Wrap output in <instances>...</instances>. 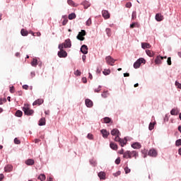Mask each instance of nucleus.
<instances>
[{
    "label": "nucleus",
    "mask_w": 181,
    "mask_h": 181,
    "mask_svg": "<svg viewBox=\"0 0 181 181\" xmlns=\"http://www.w3.org/2000/svg\"><path fill=\"white\" fill-rule=\"evenodd\" d=\"M119 153L120 155H123L124 156V153H125V152H124V148H122L119 151Z\"/></svg>",
    "instance_id": "bf43d9fd"
},
{
    "label": "nucleus",
    "mask_w": 181,
    "mask_h": 181,
    "mask_svg": "<svg viewBox=\"0 0 181 181\" xmlns=\"http://www.w3.org/2000/svg\"><path fill=\"white\" fill-rule=\"evenodd\" d=\"M67 24V20H64L63 22H62V25H66Z\"/></svg>",
    "instance_id": "338daca9"
},
{
    "label": "nucleus",
    "mask_w": 181,
    "mask_h": 181,
    "mask_svg": "<svg viewBox=\"0 0 181 181\" xmlns=\"http://www.w3.org/2000/svg\"><path fill=\"white\" fill-rule=\"evenodd\" d=\"M142 49H150L151 45L146 42H141Z\"/></svg>",
    "instance_id": "a878e982"
},
{
    "label": "nucleus",
    "mask_w": 181,
    "mask_h": 181,
    "mask_svg": "<svg viewBox=\"0 0 181 181\" xmlns=\"http://www.w3.org/2000/svg\"><path fill=\"white\" fill-rule=\"evenodd\" d=\"M81 80H82V82H83L84 84H86V83H87V78L83 77Z\"/></svg>",
    "instance_id": "5fc2aeb1"
},
{
    "label": "nucleus",
    "mask_w": 181,
    "mask_h": 181,
    "mask_svg": "<svg viewBox=\"0 0 181 181\" xmlns=\"http://www.w3.org/2000/svg\"><path fill=\"white\" fill-rule=\"evenodd\" d=\"M42 104H43V99H37L33 102V105H42Z\"/></svg>",
    "instance_id": "4be33fe9"
},
{
    "label": "nucleus",
    "mask_w": 181,
    "mask_h": 181,
    "mask_svg": "<svg viewBox=\"0 0 181 181\" xmlns=\"http://www.w3.org/2000/svg\"><path fill=\"white\" fill-rule=\"evenodd\" d=\"M91 25V18H89L86 21V26H90Z\"/></svg>",
    "instance_id": "de8ad7c7"
},
{
    "label": "nucleus",
    "mask_w": 181,
    "mask_h": 181,
    "mask_svg": "<svg viewBox=\"0 0 181 181\" xmlns=\"http://www.w3.org/2000/svg\"><path fill=\"white\" fill-rule=\"evenodd\" d=\"M83 36H86V31L84 30H82L81 32L78 33V35L76 36V39L83 42V40H84Z\"/></svg>",
    "instance_id": "0eeeda50"
},
{
    "label": "nucleus",
    "mask_w": 181,
    "mask_h": 181,
    "mask_svg": "<svg viewBox=\"0 0 181 181\" xmlns=\"http://www.w3.org/2000/svg\"><path fill=\"white\" fill-rule=\"evenodd\" d=\"M10 93H11V94H13V86L10 87Z\"/></svg>",
    "instance_id": "0e129e2a"
},
{
    "label": "nucleus",
    "mask_w": 181,
    "mask_h": 181,
    "mask_svg": "<svg viewBox=\"0 0 181 181\" xmlns=\"http://www.w3.org/2000/svg\"><path fill=\"white\" fill-rule=\"evenodd\" d=\"M103 74L105 76H109V74H111V70L110 69H105L103 71Z\"/></svg>",
    "instance_id": "c9c22d12"
},
{
    "label": "nucleus",
    "mask_w": 181,
    "mask_h": 181,
    "mask_svg": "<svg viewBox=\"0 0 181 181\" xmlns=\"http://www.w3.org/2000/svg\"><path fill=\"white\" fill-rule=\"evenodd\" d=\"M132 148H133V149H141L142 146L139 144V142H134L132 144Z\"/></svg>",
    "instance_id": "ddd939ff"
},
{
    "label": "nucleus",
    "mask_w": 181,
    "mask_h": 181,
    "mask_svg": "<svg viewBox=\"0 0 181 181\" xmlns=\"http://www.w3.org/2000/svg\"><path fill=\"white\" fill-rule=\"evenodd\" d=\"M98 177H100V180H105L106 177V174L105 173L100 171L98 174Z\"/></svg>",
    "instance_id": "a211bd4d"
},
{
    "label": "nucleus",
    "mask_w": 181,
    "mask_h": 181,
    "mask_svg": "<svg viewBox=\"0 0 181 181\" xmlns=\"http://www.w3.org/2000/svg\"><path fill=\"white\" fill-rule=\"evenodd\" d=\"M164 121L167 122L169 121V117H168V115H165V117H164Z\"/></svg>",
    "instance_id": "13d9d810"
},
{
    "label": "nucleus",
    "mask_w": 181,
    "mask_h": 181,
    "mask_svg": "<svg viewBox=\"0 0 181 181\" xmlns=\"http://www.w3.org/2000/svg\"><path fill=\"white\" fill-rule=\"evenodd\" d=\"M37 179L40 181L46 180V175L45 174H40Z\"/></svg>",
    "instance_id": "c756f323"
},
{
    "label": "nucleus",
    "mask_w": 181,
    "mask_h": 181,
    "mask_svg": "<svg viewBox=\"0 0 181 181\" xmlns=\"http://www.w3.org/2000/svg\"><path fill=\"white\" fill-rule=\"evenodd\" d=\"M23 111L25 115H33V113L35 112L33 110L29 108L28 105H25L23 107Z\"/></svg>",
    "instance_id": "20e7f679"
},
{
    "label": "nucleus",
    "mask_w": 181,
    "mask_h": 181,
    "mask_svg": "<svg viewBox=\"0 0 181 181\" xmlns=\"http://www.w3.org/2000/svg\"><path fill=\"white\" fill-rule=\"evenodd\" d=\"M129 140V137H124V139H121L119 136H117L115 138V142H119V145L124 148V145H127V142Z\"/></svg>",
    "instance_id": "f257e3e1"
},
{
    "label": "nucleus",
    "mask_w": 181,
    "mask_h": 181,
    "mask_svg": "<svg viewBox=\"0 0 181 181\" xmlns=\"http://www.w3.org/2000/svg\"><path fill=\"white\" fill-rule=\"evenodd\" d=\"M25 165H28V166H32V165H35V160L30 158L25 160Z\"/></svg>",
    "instance_id": "412c9836"
},
{
    "label": "nucleus",
    "mask_w": 181,
    "mask_h": 181,
    "mask_svg": "<svg viewBox=\"0 0 181 181\" xmlns=\"http://www.w3.org/2000/svg\"><path fill=\"white\" fill-rule=\"evenodd\" d=\"M39 61H37V59L36 58H34L33 59V61L31 62V66L33 67H36V66H37V63H38Z\"/></svg>",
    "instance_id": "cd10ccee"
},
{
    "label": "nucleus",
    "mask_w": 181,
    "mask_h": 181,
    "mask_svg": "<svg viewBox=\"0 0 181 181\" xmlns=\"http://www.w3.org/2000/svg\"><path fill=\"white\" fill-rule=\"evenodd\" d=\"M81 52L83 53V54H87V53H88V47H87L86 45H83L81 47Z\"/></svg>",
    "instance_id": "9d476101"
},
{
    "label": "nucleus",
    "mask_w": 181,
    "mask_h": 181,
    "mask_svg": "<svg viewBox=\"0 0 181 181\" xmlns=\"http://www.w3.org/2000/svg\"><path fill=\"white\" fill-rule=\"evenodd\" d=\"M23 88L24 90H28V89L29 88V86H28V85H23Z\"/></svg>",
    "instance_id": "680f3d73"
},
{
    "label": "nucleus",
    "mask_w": 181,
    "mask_h": 181,
    "mask_svg": "<svg viewBox=\"0 0 181 181\" xmlns=\"http://www.w3.org/2000/svg\"><path fill=\"white\" fill-rule=\"evenodd\" d=\"M100 132H101L103 138H105V139L108 138V135H110V132H108V131H107V129H103L100 130Z\"/></svg>",
    "instance_id": "4468645a"
},
{
    "label": "nucleus",
    "mask_w": 181,
    "mask_h": 181,
    "mask_svg": "<svg viewBox=\"0 0 181 181\" xmlns=\"http://www.w3.org/2000/svg\"><path fill=\"white\" fill-rule=\"evenodd\" d=\"M74 74L75 76H77L78 77L81 76V71H80V70H76L75 72H74Z\"/></svg>",
    "instance_id": "37998d69"
},
{
    "label": "nucleus",
    "mask_w": 181,
    "mask_h": 181,
    "mask_svg": "<svg viewBox=\"0 0 181 181\" xmlns=\"http://www.w3.org/2000/svg\"><path fill=\"white\" fill-rule=\"evenodd\" d=\"M130 155L132 156V158H135V159H136V158H138V152L136 151H130Z\"/></svg>",
    "instance_id": "bb28decb"
},
{
    "label": "nucleus",
    "mask_w": 181,
    "mask_h": 181,
    "mask_svg": "<svg viewBox=\"0 0 181 181\" xmlns=\"http://www.w3.org/2000/svg\"><path fill=\"white\" fill-rule=\"evenodd\" d=\"M156 21H157V22H162V21H163V16H162V14L157 13L156 15Z\"/></svg>",
    "instance_id": "aec40b11"
},
{
    "label": "nucleus",
    "mask_w": 181,
    "mask_h": 181,
    "mask_svg": "<svg viewBox=\"0 0 181 181\" xmlns=\"http://www.w3.org/2000/svg\"><path fill=\"white\" fill-rule=\"evenodd\" d=\"M181 146V139H177L175 141V146Z\"/></svg>",
    "instance_id": "79ce46f5"
},
{
    "label": "nucleus",
    "mask_w": 181,
    "mask_h": 181,
    "mask_svg": "<svg viewBox=\"0 0 181 181\" xmlns=\"http://www.w3.org/2000/svg\"><path fill=\"white\" fill-rule=\"evenodd\" d=\"M103 121L105 124H112V119L108 117H105L103 118Z\"/></svg>",
    "instance_id": "b1692460"
},
{
    "label": "nucleus",
    "mask_w": 181,
    "mask_h": 181,
    "mask_svg": "<svg viewBox=\"0 0 181 181\" xmlns=\"http://www.w3.org/2000/svg\"><path fill=\"white\" fill-rule=\"evenodd\" d=\"M85 104H86V106L88 107V108H92L93 105H94V103H93V101L90 99H86L85 100Z\"/></svg>",
    "instance_id": "1a4fd4ad"
},
{
    "label": "nucleus",
    "mask_w": 181,
    "mask_h": 181,
    "mask_svg": "<svg viewBox=\"0 0 181 181\" xmlns=\"http://www.w3.org/2000/svg\"><path fill=\"white\" fill-rule=\"evenodd\" d=\"M4 177V174H0V181H2Z\"/></svg>",
    "instance_id": "69168bd1"
},
{
    "label": "nucleus",
    "mask_w": 181,
    "mask_h": 181,
    "mask_svg": "<svg viewBox=\"0 0 181 181\" xmlns=\"http://www.w3.org/2000/svg\"><path fill=\"white\" fill-rule=\"evenodd\" d=\"M101 87L102 86L99 85L98 88L95 89V93H100V91H101Z\"/></svg>",
    "instance_id": "09e8293b"
},
{
    "label": "nucleus",
    "mask_w": 181,
    "mask_h": 181,
    "mask_svg": "<svg viewBox=\"0 0 181 181\" xmlns=\"http://www.w3.org/2000/svg\"><path fill=\"white\" fill-rule=\"evenodd\" d=\"M123 158H124V159H131L132 158V156H131V151H125L123 155Z\"/></svg>",
    "instance_id": "dca6fc26"
},
{
    "label": "nucleus",
    "mask_w": 181,
    "mask_h": 181,
    "mask_svg": "<svg viewBox=\"0 0 181 181\" xmlns=\"http://www.w3.org/2000/svg\"><path fill=\"white\" fill-rule=\"evenodd\" d=\"M110 146L113 151H117L118 149V146L114 143H110Z\"/></svg>",
    "instance_id": "c85d7f7f"
},
{
    "label": "nucleus",
    "mask_w": 181,
    "mask_h": 181,
    "mask_svg": "<svg viewBox=\"0 0 181 181\" xmlns=\"http://www.w3.org/2000/svg\"><path fill=\"white\" fill-rule=\"evenodd\" d=\"M115 163H116V165H119V163H121V158H120L119 157L117 158L115 160Z\"/></svg>",
    "instance_id": "a18cd8bd"
},
{
    "label": "nucleus",
    "mask_w": 181,
    "mask_h": 181,
    "mask_svg": "<svg viewBox=\"0 0 181 181\" xmlns=\"http://www.w3.org/2000/svg\"><path fill=\"white\" fill-rule=\"evenodd\" d=\"M145 64L146 63V60H145L144 58H139L138 59L133 65L134 69H139L141 67V64Z\"/></svg>",
    "instance_id": "7ed1b4c3"
},
{
    "label": "nucleus",
    "mask_w": 181,
    "mask_h": 181,
    "mask_svg": "<svg viewBox=\"0 0 181 181\" xmlns=\"http://www.w3.org/2000/svg\"><path fill=\"white\" fill-rule=\"evenodd\" d=\"M132 6V3L128 2L126 4V8H131Z\"/></svg>",
    "instance_id": "603ef678"
},
{
    "label": "nucleus",
    "mask_w": 181,
    "mask_h": 181,
    "mask_svg": "<svg viewBox=\"0 0 181 181\" xmlns=\"http://www.w3.org/2000/svg\"><path fill=\"white\" fill-rule=\"evenodd\" d=\"M14 144H16V145L21 144V140L18 139V138H15L14 139Z\"/></svg>",
    "instance_id": "c03bdc74"
},
{
    "label": "nucleus",
    "mask_w": 181,
    "mask_h": 181,
    "mask_svg": "<svg viewBox=\"0 0 181 181\" xmlns=\"http://www.w3.org/2000/svg\"><path fill=\"white\" fill-rule=\"evenodd\" d=\"M58 49L60 50L57 53L59 57L61 59L67 57V52L64 51V47H63V44H59Z\"/></svg>",
    "instance_id": "f03ea898"
},
{
    "label": "nucleus",
    "mask_w": 181,
    "mask_h": 181,
    "mask_svg": "<svg viewBox=\"0 0 181 181\" xmlns=\"http://www.w3.org/2000/svg\"><path fill=\"white\" fill-rule=\"evenodd\" d=\"M21 33L23 36H28V35H29L28 30H25V29H22Z\"/></svg>",
    "instance_id": "f704fd0d"
},
{
    "label": "nucleus",
    "mask_w": 181,
    "mask_h": 181,
    "mask_svg": "<svg viewBox=\"0 0 181 181\" xmlns=\"http://www.w3.org/2000/svg\"><path fill=\"white\" fill-rule=\"evenodd\" d=\"M81 5H83L84 6L85 9H87V8H90L91 4H90V2L87 1H85L81 3Z\"/></svg>",
    "instance_id": "5701e85b"
},
{
    "label": "nucleus",
    "mask_w": 181,
    "mask_h": 181,
    "mask_svg": "<svg viewBox=\"0 0 181 181\" xmlns=\"http://www.w3.org/2000/svg\"><path fill=\"white\" fill-rule=\"evenodd\" d=\"M68 18H69V21H71L73 19H76V13H70L69 15Z\"/></svg>",
    "instance_id": "2f4dec72"
},
{
    "label": "nucleus",
    "mask_w": 181,
    "mask_h": 181,
    "mask_svg": "<svg viewBox=\"0 0 181 181\" xmlns=\"http://www.w3.org/2000/svg\"><path fill=\"white\" fill-rule=\"evenodd\" d=\"M166 59V57H163L162 56H157L156 58L154 60L156 64H160L162 63V59Z\"/></svg>",
    "instance_id": "9b49d317"
},
{
    "label": "nucleus",
    "mask_w": 181,
    "mask_h": 181,
    "mask_svg": "<svg viewBox=\"0 0 181 181\" xmlns=\"http://www.w3.org/2000/svg\"><path fill=\"white\" fill-rule=\"evenodd\" d=\"M124 172L126 174H128L131 172V169H129L128 167L124 168Z\"/></svg>",
    "instance_id": "49530a36"
},
{
    "label": "nucleus",
    "mask_w": 181,
    "mask_h": 181,
    "mask_svg": "<svg viewBox=\"0 0 181 181\" xmlns=\"http://www.w3.org/2000/svg\"><path fill=\"white\" fill-rule=\"evenodd\" d=\"M87 59V57L86 55H83L82 56V60H83V62H86V59Z\"/></svg>",
    "instance_id": "052dcab7"
},
{
    "label": "nucleus",
    "mask_w": 181,
    "mask_h": 181,
    "mask_svg": "<svg viewBox=\"0 0 181 181\" xmlns=\"http://www.w3.org/2000/svg\"><path fill=\"white\" fill-rule=\"evenodd\" d=\"M167 63H168V66L172 65V60H171L170 57L168 58Z\"/></svg>",
    "instance_id": "3c124183"
},
{
    "label": "nucleus",
    "mask_w": 181,
    "mask_h": 181,
    "mask_svg": "<svg viewBox=\"0 0 181 181\" xmlns=\"http://www.w3.org/2000/svg\"><path fill=\"white\" fill-rule=\"evenodd\" d=\"M30 75H31V77L33 78V77H35L36 76V73L35 71H32L30 73Z\"/></svg>",
    "instance_id": "e2e57ef3"
},
{
    "label": "nucleus",
    "mask_w": 181,
    "mask_h": 181,
    "mask_svg": "<svg viewBox=\"0 0 181 181\" xmlns=\"http://www.w3.org/2000/svg\"><path fill=\"white\" fill-rule=\"evenodd\" d=\"M179 112H180V111L177 107H174L170 110L171 115H179Z\"/></svg>",
    "instance_id": "2eb2a0df"
},
{
    "label": "nucleus",
    "mask_w": 181,
    "mask_h": 181,
    "mask_svg": "<svg viewBox=\"0 0 181 181\" xmlns=\"http://www.w3.org/2000/svg\"><path fill=\"white\" fill-rule=\"evenodd\" d=\"M136 25V23H133L130 24V28L132 29H134V28H135Z\"/></svg>",
    "instance_id": "6e6d98bb"
},
{
    "label": "nucleus",
    "mask_w": 181,
    "mask_h": 181,
    "mask_svg": "<svg viewBox=\"0 0 181 181\" xmlns=\"http://www.w3.org/2000/svg\"><path fill=\"white\" fill-rule=\"evenodd\" d=\"M153 128H155V123L150 122V124L148 125L149 131H152V129H153Z\"/></svg>",
    "instance_id": "4c0bfd02"
},
{
    "label": "nucleus",
    "mask_w": 181,
    "mask_h": 181,
    "mask_svg": "<svg viewBox=\"0 0 181 181\" xmlns=\"http://www.w3.org/2000/svg\"><path fill=\"white\" fill-rule=\"evenodd\" d=\"M87 138H88V139H93V134H88Z\"/></svg>",
    "instance_id": "4d7b16f0"
},
{
    "label": "nucleus",
    "mask_w": 181,
    "mask_h": 181,
    "mask_svg": "<svg viewBox=\"0 0 181 181\" xmlns=\"http://www.w3.org/2000/svg\"><path fill=\"white\" fill-rule=\"evenodd\" d=\"M61 45H63V47L65 49H70L71 47V40L68 38L65 40L64 43H62Z\"/></svg>",
    "instance_id": "423d86ee"
},
{
    "label": "nucleus",
    "mask_w": 181,
    "mask_h": 181,
    "mask_svg": "<svg viewBox=\"0 0 181 181\" xmlns=\"http://www.w3.org/2000/svg\"><path fill=\"white\" fill-rule=\"evenodd\" d=\"M146 53L147 56H149V57H153V52H151L149 49H146Z\"/></svg>",
    "instance_id": "473e14b6"
},
{
    "label": "nucleus",
    "mask_w": 181,
    "mask_h": 181,
    "mask_svg": "<svg viewBox=\"0 0 181 181\" xmlns=\"http://www.w3.org/2000/svg\"><path fill=\"white\" fill-rule=\"evenodd\" d=\"M102 15H103V17L104 18V19H110V15L108 11H107V10L102 11Z\"/></svg>",
    "instance_id": "f8f14e48"
},
{
    "label": "nucleus",
    "mask_w": 181,
    "mask_h": 181,
    "mask_svg": "<svg viewBox=\"0 0 181 181\" xmlns=\"http://www.w3.org/2000/svg\"><path fill=\"white\" fill-rule=\"evenodd\" d=\"M119 130H118L117 129H113L111 131V135H112L113 136H119Z\"/></svg>",
    "instance_id": "f3484780"
},
{
    "label": "nucleus",
    "mask_w": 181,
    "mask_h": 181,
    "mask_svg": "<svg viewBox=\"0 0 181 181\" xmlns=\"http://www.w3.org/2000/svg\"><path fill=\"white\" fill-rule=\"evenodd\" d=\"M13 169V166H12V165H7L4 168V170H5V172H7V173L12 172Z\"/></svg>",
    "instance_id": "6ab92c4d"
},
{
    "label": "nucleus",
    "mask_w": 181,
    "mask_h": 181,
    "mask_svg": "<svg viewBox=\"0 0 181 181\" xmlns=\"http://www.w3.org/2000/svg\"><path fill=\"white\" fill-rule=\"evenodd\" d=\"M105 32L106 35L110 37L111 36V28H106Z\"/></svg>",
    "instance_id": "58836bf2"
},
{
    "label": "nucleus",
    "mask_w": 181,
    "mask_h": 181,
    "mask_svg": "<svg viewBox=\"0 0 181 181\" xmlns=\"http://www.w3.org/2000/svg\"><path fill=\"white\" fill-rule=\"evenodd\" d=\"M175 86L177 87V88H181V83L179 82L175 81Z\"/></svg>",
    "instance_id": "864d4df0"
},
{
    "label": "nucleus",
    "mask_w": 181,
    "mask_h": 181,
    "mask_svg": "<svg viewBox=\"0 0 181 181\" xmlns=\"http://www.w3.org/2000/svg\"><path fill=\"white\" fill-rule=\"evenodd\" d=\"M68 5H70L71 6H77V4L73 1V0H67Z\"/></svg>",
    "instance_id": "72a5a7b5"
},
{
    "label": "nucleus",
    "mask_w": 181,
    "mask_h": 181,
    "mask_svg": "<svg viewBox=\"0 0 181 181\" xmlns=\"http://www.w3.org/2000/svg\"><path fill=\"white\" fill-rule=\"evenodd\" d=\"M89 162L92 166H97V161L95 160L92 159V160H90Z\"/></svg>",
    "instance_id": "e433bc0d"
},
{
    "label": "nucleus",
    "mask_w": 181,
    "mask_h": 181,
    "mask_svg": "<svg viewBox=\"0 0 181 181\" xmlns=\"http://www.w3.org/2000/svg\"><path fill=\"white\" fill-rule=\"evenodd\" d=\"M38 125L40 127H43V125H46V119L41 118L39 121Z\"/></svg>",
    "instance_id": "393cba45"
},
{
    "label": "nucleus",
    "mask_w": 181,
    "mask_h": 181,
    "mask_svg": "<svg viewBox=\"0 0 181 181\" xmlns=\"http://www.w3.org/2000/svg\"><path fill=\"white\" fill-rule=\"evenodd\" d=\"M106 62L107 64H110V66H114V63L117 62V59H115L111 56H107L105 58Z\"/></svg>",
    "instance_id": "39448f33"
},
{
    "label": "nucleus",
    "mask_w": 181,
    "mask_h": 181,
    "mask_svg": "<svg viewBox=\"0 0 181 181\" xmlns=\"http://www.w3.org/2000/svg\"><path fill=\"white\" fill-rule=\"evenodd\" d=\"M102 97L103 98H107V97H108V91H104L102 94H101Z\"/></svg>",
    "instance_id": "ea45409f"
},
{
    "label": "nucleus",
    "mask_w": 181,
    "mask_h": 181,
    "mask_svg": "<svg viewBox=\"0 0 181 181\" xmlns=\"http://www.w3.org/2000/svg\"><path fill=\"white\" fill-rule=\"evenodd\" d=\"M37 64H38L39 67H42V62L38 61Z\"/></svg>",
    "instance_id": "774afa93"
},
{
    "label": "nucleus",
    "mask_w": 181,
    "mask_h": 181,
    "mask_svg": "<svg viewBox=\"0 0 181 181\" xmlns=\"http://www.w3.org/2000/svg\"><path fill=\"white\" fill-rule=\"evenodd\" d=\"M119 175H121V171H117L113 173V176H115V177H117V176H119Z\"/></svg>",
    "instance_id": "8fccbe9b"
},
{
    "label": "nucleus",
    "mask_w": 181,
    "mask_h": 181,
    "mask_svg": "<svg viewBox=\"0 0 181 181\" xmlns=\"http://www.w3.org/2000/svg\"><path fill=\"white\" fill-rule=\"evenodd\" d=\"M148 156H152L153 158H156L158 156V151L155 148L150 149L148 153Z\"/></svg>",
    "instance_id": "6e6552de"
},
{
    "label": "nucleus",
    "mask_w": 181,
    "mask_h": 181,
    "mask_svg": "<svg viewBox=\"0 0 181 181\" xmlns=\"http://www.w3.org/2000/svg\"><path fill=\"white\" fill-rule=\"evenodd\" d=\"M132 19L134 21V19H136V11H134L132 12Z\"/></svg>",
    "instance_id": "a19ab883"
},
{
    "label": "nucleus",
    "mask_w": 181,
    "mask_h": 181,
    "mask_svg": "<svg viewBox=\"0 0 181 181\" xmlns=\"http://www.w3.org/2000/svg\"><path fill=\"white\" fill-rule=\"evenodd\" d=\"M16 117H21L22 115H23V112H22L21 110H17L15 113Z\"/></svg>",
    "instance_id": "7c9ffc66"
}]
</instances>
